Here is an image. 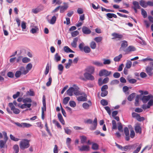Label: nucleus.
<instances>
[{
	"mask_svg": "<svg viewBox=\"0 0 153 153\" xmlns=\"http://www.w3.org/2000/svg\"><path fill=\"white\" fill-rule=\"evenodd\" d=\"M30 140L27 139H22L20 142L19 146L20 149L22 150L28 148L30 146Z\"/></svg>",
	"mask_w": 153,
	"mask_h": 153,
	"instance_id": "obj_1",
	"label": "nucleus"
},
{
	"mask_svg": "<svg viewBox=\"0 0 153 153\" xmlns=\"http://www.w3.org/2000/svg\"><path fill=\"white\" fill-rule=\"evenodd\" d=\"M149 65L146 68V71L149 76H152L153 75V62H150Z\"/></svg>",
	"mask_w": 153,
	"mask_h": 153,
	"instance_id": "obj_2",
	"label": "nucleus"
},
{
	"mask_svg": "<svg viewBox=\"0 0 153 153\" xmlns=\"http://www.w3.org/2000/svg\"><path fill=\"white\" fill-rule=\"evenodd\" d=\"M138 144V143H136L134 144L126 146L123 147L124 151H127V150H130L134 149Z\"/></svg>",
	"mask_w": 153,
	"mask_h": 153,
	"instance_id": "obj_3",
	"label": "nucleus"
},
{
	"mask_svg": "<svg viewBox=\"0 0 153 153\" xmlns=\"http://www.w3.org/2000/svg\"><path fill=\"white\" fill-rule=\"evenodd\" d=\"M111 71H109L106 70L102 69L100 71L99 75L100 76H107L111 74Z\"/></svg>",
	"mask_w": 153,
	"mask_h": 153,
	"instance_id": "obj_4",
	"label": "nucleus"
},
{
	"mask_svg": "<svg viewBox=\"0 0 153 153\" xmlns=\"http://www.w3.org/2000/svg\"><path fill=\"white\" fill-rule=\"evenodd\" d=\"M74 94L76 96H79L81 95L80 93V91H79V88L76 84H74L73 87Z\"/></svg>",
	"mask_w": 153,
	"mask_h": 153,
	"instance_id": "obj_5",
	"label": "nucleus"
},
{
	"mask_svg": "<svg viewBox=\"0 0 153 153\" xmlns=\"http://www.w3.org/2000/svg\"><path fill=\"white\" fill-rule=\"evenodd\" d=\"M82 31L83 34L88 35L91 33V30L86 26H84L82 27Z\"/></svg>",
	"mask_w": 153,
	"mask_h": 153,
	"instance_id": "obj_6",
	"label": "nucleus"
},
{
	"mask_svg": "<svg viewBox=\"0 0 153 153\" xmlns=\"http://www.w3.org/2000/svg\"><path fill=\"white\" fill-rule=\"evenodd\" d=\"M92 74L88 73L85 72L84 74V76L85 77L87 80L93 81L94 79V78L92 75Z\"/></svg>",
	"mask_w": 153,
	"mask_h": 153,
	"instance_id": "obj_7",
	"label": "nucleus"
},
{
	"mask_svg": "<svg viewBox=\"0 0 153 153\" xmlns=\"http://www.w3.org/2000/svg\"><path fill=\"white\" fill-rule=\"evenodd\" d=\"M153 97L151 95L148 96H143L142 98V100L144 103H146L147 101L149 100L151 98H153Z\"/></svg>",
	"mask_w": 153,
	"mask_h": 153,
	"instance_id": "obj_8",
	"label": "nucleus"
},
{
	"mask_svg": "<svg viewBox=\"0 0 153 153\" xmlns=\"http://www.w3.org/2000/svg\"><path fill=\"white\" fill-rule=\"evenodd\" d=\"M79 150L81 152L88 151L90 150L89 146L88 145H83L81 147L78 146Z\"/></svg>",
	"mask_w": 153,
	"mask_h": 153,
	"instance_id": "obj_9",
	"label": "nucleus"
},
{
	"mask_svg": "<svg viewBox=\"0 0 153 153\" xmlns=\"http://www.w3.org/2000/svg\"><path fill=\"white\" fill-rule=\"evenodd\" d=\"M112 36L113 37L112 39H115L117 38L118 39V40H120L123 37V36L122 35L118 33H114L112 34Z\"/></svg>",
	"mask_w": 153,
	"mask_h": 153,
	"instance_id": "obj_10",
	"label": "nucleus"
},
{
	"mask_svg": "<svg viewBox=\"0 0 153 153\" xmlns=\"http://www.w3.org/2000/svg\"><path fill=\"white\" fill-rule=\"evenodd\" d=\"M134 130L136 133H139L140 134L142 133L141 128L139 123L136 124L134 127Z\"/></svg>",
	"mask_w": 153,
	"mask_h": 153,
	"instance_id": "obj_11",
	"label": "nucleus"
},
{
	"mask_svg": "<svg viewBox=\"0 0 153 153\" xmlns=\"http://www.w3.org/2000/svg\"><path fill=\"white\" fill-rule=\"evenodd\" d=\"M136 49L135 48L132 46H129L126 49L123 50L126 53H128L131 51H135Z\"/></svg>",
	"mask_w": 153,
	"mask_h": 153,
	"instance_id": "obj_12",
	"label": "nucleus"
},
{
	"mask_svg": "<svg viewBox=\"0 0 153 153\" xmlns=\"http://www.w3.org/2000/svg\"><path fill=\"white\" fill-rule=\"evenodd\" d=\"M77 100L79 101H87V96L85 94H84V96H79L77 98Z\"/></svg>",
	"mask_w": 153,
	"mask_h": 153,
	"instance_id": "obj_13",
	"label": "nucleus"
},
{
	"mask_svg": "<svg viewBox=\"0 0 153 153\" xmlns=\"http://www.w3.org/2000/svg\"><path fill=\"white\" fill-rule=\"evenodd\" d=\"M65 5L60 6V12L61 13H63L65 10H66L68 7V4L67 3H64Z\"/></svg>",
	"mask_w": 153,
	"mask_h": 153,
	"instance_id": "obj_14",
	"label": "nucleus"
},
{
	"mask_svg": "<svg viewBox=\"0 0 153 153\" xmlns=\"http://www.w3.org/2000/svg\"><path fill=\"white\" fill-rule=\"evenodd\" d=\"M95 68L93 66H90L88 67L86 69V71L87 73L93 74L94 72Z\"/></svg>",
	"mask_w": 153,
	"mask_h": 153,
	"instance_id": "obj_15",
	"label": "nucleus"
},
{
	"mask_svg": "<svg viewBox=\"0 0 153 153\" xmlns=\"http://www.w3.org/2000/svg\"><path fill=\"white\" fill-rule=\"evenodd\" d=\"M93 124L94 126L91 127L90 128V129L92 131L95 130L96 129L97 126V119L96 117L95 118L94 120Z\"/></svg>",
	"mask_w": 153,
	"mask_h": 153,
	"instance_id": "obj_16",
	"label": "nucleus"
},
{
	"mask_svg": "<svg viewBox=\"0 0 153 153\" xmlns=\"http://www.w3.org/2000/svg\"><path fill=\"white\" fill-rule=\"evenodd\" d=\"M43 9L42 7H38L35 9H33L32 10V12L35 14L37 13L38 12L42 10Z\"/></svg>",
	"mask_w": 153,
	"mask_h": 153,
	"instance_id": "obj_17",
	"label": "nucleus"
},
{
	"mask_svg": "<svg viewBox=\"0 0 153 153\" xmlns=\"http://www.w3.org/2000/svg\"><path fill=\"white\" fill-rule=\"evenodd\" d=\"M78 40L77 37L75 38L73 40V42L71 43V45L73 47L76 48L77 47V42Z\"/></svg>",
	"mask_w": 153,
	"mask_h": 153,
	"instance_id": "obj_18",
	"label": "nucleus"
},
{
	"mask_svg": "<svg viewBox=\"0 0 153 153\" xmlns=\"http://www.w3.org/2000/svg\"><path fill=\"white\" fill-rule=\"evenodd\" d=\"M58 117L59 121L62 123V124L63 125H65V121L64 120L62 116L61 113H59L58 114Z\"/></svg>",
	"mask_w": 153,
	"mask_h": 153,
	"instance_id": "obj_19",
	"label": "nucleus"
},
{
	"mask_svg": "<svg viewBox=\"0 0 153 153\" xmlns=\"http://www.w3.org/2000/svg\"><path fill=\"white\" fill-rule=\"evenodd\" d=\"M140 5L143 8H146L147 7V2L143 0H141L140 1Z\"/></svg>",
	"mask_w": 153,
	"mask_h": 153,
	"instance_id": "obj_20",
	"label": "nucleus"
},
{
	"mask_svg": "<svg viewBox=\"0 0 153 153\" xmlns=\"http://www.w3.org/2000/svg\"><path fill=\"white\" fill-rule=\"evenodd\" d=\"M73 87H71L67 90L66 91L67 94L69 96H72L73 95L74 91Z\"/></svg>",
	"mask_w": 153,
	"mask_h": 153,
	"instance_id": "obj_21",
	"label": "nucleus"
},
{
	"mask_svg": "<svg viewBox=\"0 0 153 153\" xmlns=\"http://www.w3.org/2000/svg\"><path fill=\"white\" fill-rule=\"evenodd\" d=\"M128 46V44L127 42L125 40L123 41L120 49H121L122 48H125L127 47Z\"/></svg>",
	"mask_w": 153,
	"mask_h": 153,
	"instance_id": "obj_22",
	"label": "nucleus"
},
{
	"mask_svg": "<svg viewBox=\"0 0 153 153\" xmlns=\"http://www.w3.org/2000/svg\"><path fill=\"white\" fill-rule=\"evenodd\" d=\"M133 4L134 6L132 7V8H136L140 9L141 8V7L140 6L139 2L137 1H134L133 2Z\"/></svg>",
	"mask_w": 153,
	"mask_h": 153,
	"instance_id": "obj_23",
	"label": "nucleus"
},
{
	"mask_svg": "<svg viewBox=\"0 0 153 153\" xmlns=\"http://www.w3.org/2000/svg\"><path fill=\"white\" fill-rule=\"evenodd\" d=\"M56 19V17L55 16H53L50 20H48V22L50 24L53 25L55 23Z\"/></svg>",
	"mask_w": 153,
	"mask_h": 153,
	"instance_id": "obj_24",
	"label": "nucleus"
},
{
	"mask_svg": "<svg viewBox=\"0 0 153 153\" xmlns=\"http://www.w3.org/2000/svg\"><path fill=\"white\" fill-rule=\"evenodd\" d=\"M54 59L56 62H58L60 61L61 59V57L58 53H56L54 55Z\"/></svg>",
	"mask_w": 153,
	"mask_h": 153,
	"instance_id": "obj_25",
	"label": "nucleus"
},
{
	"mask_svg": "<svg viewBox=\"0 0 153 153\" xmlns=\"http://www.w3.org/2000/svg\"><path fill=\"white\" fill-rule=\"evenodd\" d=\"M136 94L135 93H133L129 95L127 98L128 100L129 101H131L135 96Z\"/></svg>",
	"mask_w": 153,
	"mask_h": 153,
	"instance_id": "obj_26",
	"label": "nucleus"
},
{
	"mask_svg": "<svg viewBox=\"0 0 153 153\" xmlns=\"http://www.w3.org/2000/svg\"><path fill=\"white\" fill-rule=\"evenodd\" d=\"M64 51L66 53L71 52L74 53V52L71 50L68 46H65L64 47Z\"/></svg>",
	"mask_w": 153,
	"mask_h": 153,
	"instance_id": "obj_27",
	"label": "nucleus"
},
{
	"mask_svg": "<svg viewBox=\"0 0 153 153\" xmlns=\"http://www.w3.org/2000/svg\"><path fill=\"white\" fill-rule=\"evenodd\" d=\"M117 124L118 125V130L121 132H123V126L122 123L120 122L117 123Z\"/></svg>",
	"mask_w": 153,
	"mask_h": 153,
	"instance_id": "obj_28",
	"label": "nucleus"
},
{
	"mask_svg": "<svg viewBox=\"0 0 153 153\" xmlns=\"http://www.w3.org/2000/svg\"><path fill=\"white\" fill-rule=\"evenodd\" d=\"M122 54H120L119 56L115 57L114 59V61L115 62H119L122 57Z\"/></svg>",
	"mask_w": 153,
	"mask_h": 153,
	"instance_id": "obj_29",
	"label": "nucleus"
},
{
	"mask_svg": "<svg viewBox=\"0 0 153 153\" xmlns=\"http://www.w3.org/2000/svg\"><path fill=\"white\" fill-rule=\"evenodd\" d=\"M92 63L94 65L98 67H101L103 65V64L102 62H101L98 61H93Z\"/></svg>",
	"mask_w": 153,
	"mask_h": 153,
	"instance_id": "obj_30",
	"label": "nucleus"
},
{
	"mask_svg": "<svg viewBox=\"0 0 153 153\" xmlns=\"http://www.w3.org/2000/svg\"><path fill=\"white\" fill-rule=\"evenodd\" d=\"M53 124L57 126L58 128H59L61 129H62V126L60 124L59 122L55 120H53Z\"/></svg>",
	"mask_w": 153,
	"mask_h": 153,
	"instance_id": "obj_31",
	"label": "nucleus"
},
{
	"mask_svg": "<svg viewBox=\"0 0 153 153\" xmlns=\"http://www.w3.org/2000/svg\"><path fill=\"white\" fill-rule=\"evenodd\" d=\"M91 50L89 47L88 46H85L84 47L83 51H84L85 53H88L91 51Z\"/></svg>",
	"mask_w": 153,
	"mask_h": 153,
	"instance_id": "obj_32",
	"label": "nucleus"
},
{
	"mask_svg": "<svg viewBox=\"0 0 153 153\" xmlns=\"http://www.w3.org/2000/svg\"><path fill=\"white\" fill-rule=\"evenodd\" d=\"M20 70L21 71H23L22 73V74L25 75L27 74L28 72V70H25V68L23 67H21L20 68Z\"/></svg>",
	"mask_w": 153,
	"mask_h": 153,
	"instance_id": "obj_33",
	"label": "nucleus"
},
{
	"mask_svg": "<svg viewBox=\"0 0 153 153\" xmlns=\"http://www.w3.org/2000/svg\"><path fill=\"white\" fill-rule=\"evenodd\" d=\"M13 149L15 151V153H18L19 152V146L17 144H15L14 145Z\"/></svg>",
	"mask_w": 153,
	"mask_h": 153,
	"instance_id": "obj_34",
	"label": "nucleus"
},
{
	"mask_svg": "<svg viewBox=\"0 0 153 153\" xmlns=\"http://www.w3.org/2000/svg\"><path fill=\"white\" fill-rule=\"evenodd\" d=\"M22 102L24 103H31L32 100L30 98H26L23 100Z\"/></svg>",
	"mask_w": 153,
	"mask_h": 153,
	"instance_id": "obj_35",
	"label": "nucleus"
},
{
	"mask_svg": "<svg viewBox=\"0 0 153 153\" xmlns=\"http://www.w3.org/2000/svg\"><path fill=\"white\" fill-rule=\"evenodd\" d=\"M112 130H116L117 129V126L116 125V121L113 120L112 121Z\"/></svg>",
	"mask_w": 153,
	"mask_h": 153,
	"instance_id": "obj_36",
	"label": "nucleus"
},
{
	"mask_svg": "<svg viewBox=\"0 0 153 153\" xmlns=\"http://www.w3.org/2000/svg\"><path fill=\"white\" fill-rule=\"evenodd\" d=\"M141 14L143 16L144 18L147 17V14L146 11L144 10L143 8L141 9Z\"/></svg>",
	"mask_w": 153,
	"mask_h": 153,
	"instance_id": "obj_37",
	"label": "nucleus"
},
{
	"mask_svg": "<svg viewBox=\"0 0 153 153\" xmlns=\"http://www.w3.org/2000/svg\"><path fill=\"white\" fill-rule=\"evenodd\" d=\"M99 148V145L97 143H94L92 145V149L94 150H97Z\"/></svg>",
	"mask_w": 153,
	"mask_h": 153,
	"instance_id": "obj_38",
	"label": "nucleus"
},
{
	"mask_svg": "<svg viewBox=\"0 0 153 153\" xmlns=\"http://www.w3.org/2000/svg\"><path fill=\"white\" fill-rule=\"evenodd\" d=\"M81 143L82 144H84L86 142L87 137L85 136H82L80 138Z\"/></svg>",
	"mask_w": 153,
	"mask_h": 153,
	"instance_id": "obj_39",
	"label": "nucleus"
},
{
	"mask_svg": "<svg viewBox=\"0 0 153 153\" xmlns=\"http://www.w3.org/2000/svg\"><path fill=\"white\" fill-rule=\"evenodd\" d=\"M70 100V98L69 97H65L63 100V103L64 105L67 104L68 102Z\"/></svg>",
	"mask_w": 153,
	"mask_h": 153,
	"instance_id": "obj_40",
	"label": "nucleus"
},
{
	"mask_svg": "<svg viewBox=\"0 0 153 153\" xmlns=\"http://www.w3.org/2000/svg\"><path fill=\"white\" fill-rule=\"evenodd\" d=\"M22 62L23 63H27L30 61V58L27 57H24L22 59Z\"/></svg>",
	"mask_w": 153,
	"mask_h": 153,
	"instance_id": "obj_41",
	"label": "nucleus"
},
{
	"mask_svg": "<svg viewBox=\"0 0 153 153\" xmlns=\"http://www.w3.org/2000/svg\"><path fill=\"white\" fill-rule=\"evenodd\" d=\"M100 103L103 106L107 105L108 103L107 101L105 99H102L100 101Z\"/></svg>",
	"mask_w": 153,
	"mask_h": 153,
	"instance_id": "obj_42",
	"label": "nucleus"
},
{
	"mask_svg": "<svg viewBox=\"0 0 153 153\" xmlns=\"http://www.w3.org/2000/svg\"><path fill=\"white\" fill-rule=\"evenodd\" d=\"M10 139L14 141H18L20 140V139L19 138H16L11 134H10Z\"/></svg>",
	"mask_w": 153,
	"mask_h": 153,
	"instance_id": "obj_43",
	"label": "nucleus"
},
{
	"mask_svg": "<svg viewBox=\"0 0 153 153\" xmlns=\"http://www.w3.org/2000/svg\"><path fill=\"white\" fill-rule=\"evenodd\" d=\"M65 132L68 134L70 135L71 133V130L69 129L68 127L64 128Z\"/></svg>",
	"mask_w": 153,
	"mask_h": 153,
	"instance_id": "obj_44",
	"label": "nucleus"
},
{
	"mask_svg": "<svg viewBox=\"0 0 153 153\" xmlns=\"http://www.w3.org/2000/svg\"><path fill=\"white\" fill-rule=\"evenodd\" d=\"M96 43L94 41L92 42L90 44V47L92 49H95L96 48Z\"/></svg>",
	"mask_w": 153,
	"mask_h": 153,
	"instance_id": "obj_45",
	"label": "nucleus"
},
{
	"mask_svg": "<svg viewBox=\"0 0 153 153\" xmlns=\"http://www.w3.org/2000/svg\"><path fill=\"white\" fill-rule=\"evenodd\" d=\"M22 74V72L20 71H17L15 73V76L16 78L19 77Z\"/></svg>",
	"mask_w": 153,
	"mask_h": 153,
	"instance_id": "obj_46",
	"label": "nucleus"
},
{
	"mask_svg": "<svg viewBox=\"0 0 153 153\" xmlns=\"http://www.w3.org/2000/svg\"><path fill=\"white\" fill-rule=\"evenodd\" d=\"M82 107L84 108L85 109H88L90 105L86 102H84L82 104Z\"/></svg>",
	"mask_w": 153,
	"mask_h": 153,
	"instance_id": "obj_47",
	"label": "nucleus"
},
{
	"mask_svg": "<svg viewBox=\"0 0 153 153\" xmlns=\"http://www.w3.org/2000/svg\"><path fill=\"white\" fill-rule=\"evenodd\" d=\"M142 146V144H140L139 145L138 147L135 150L133 153H138L140 150Z\"/></svg>",
	"mask_w": 153,
	"mask_h": 153,
	"instance_id": "obj_48",
	"label": "nucleus"
},
{
	"mask_svg": "<svg viewBox=\"0 0 153 153\" xmlns=\"http://www.w3.org/2000/svg\"><path fill=\"white\" fill-rule=\"evenodd\" d=\"M6 142L3 140H0V147L1 148H4Z\"/></svg>",
	"mask_w": 153,
	"mask_h": 153,
	"instance_id": "obj_49",
	"label": "nucleus"
},
{
	"mask_svg": "<svg viewBox=\"0 0 153 153\" xmlns=\"http://www.w3.org/2000/svg\"><path fill=\"white\" fill-rule=\"evenodd\" d=\"M103 60L104 61V62L103 63H102L103 65H108L110 64L111 63L110 60L109 59H104Z\"/></svg>",
	"mask_w": 153,
	"mask_h": 153,
	"instance_id": "obj_50",
	"label": "nucleus"
},
{
	"mask_svg": "<svg viewBox=\"0 0 153 153\" xmlns=\"http://www.w3.org/2000/svg\"><path fill=\"white\" fill-rule=\"evenodd\" d=\"M124 131L126 136L129 135V131L127 127H126L124 128Z\"/></svg>",
	"mask_w": 153,
	"mask_h": 153,
	"instance_id": "obj_51",
	"label": "nucleus"
},
{
	"mask_svg": "<svg viewBox=\"0 0 153 153\" xmlns=\"http://www.w3.org/2000/svg\"><path fill=\"white\" fill-rule=\"evenodd\" d=\"M132 65V62L130 61L127 62L126 64V68H131Z\"/></svg>",
	"mask_w": 153,
	"mask_h": 153,
	"instance_id": "obj_52",
	"label": "nucleus"
},
{
	"mask_svg": "<svg viewBox=\"0 0 153 153\" xmlns=\"http://www.w3.org/2000/svg\"><path fill=\"white\" fill-rule=\"evenodd\" d=\"M71 35L72 37H75L79 34V32L77 30H76L71 32Z\"/></svg>",
	"mask_w": 153,
	"mask_h": 153,
	"instance_id": "obj_53",
	"label": "nucleus"
},
{
	"mask_svg": "<svg viewBox=\"0 0 153 153\" xmlns=\"http://www.w3.org/2000/svg\"><path fill=\"white\" fill-rule=\"evenodd\" d=\"M52 77L51 76H49V79H48V81L47 82L46 84V85L47 86H50L51 83L52 82Z\"/></svg>",
	"mask_w": 153,
	"mask_h": 153,
	"instance_id": "obj_54",
	"label": "nucleus"
},
{
	"mask_svg": "<svg viewBox=\"0 0 153 153\" xmlns=\"http://www.w3.org/2000/svg\"><path fill=\"white\" fill-rule=\"evenodd\" d=\"M70 105L72 107H74L76 106V103L74 101H70L69 102Z\"/></svg>",
	"mask_w": 153,
	"mask_h": 153,
	"instance_id": "obj_55",
	"label": "nucleus"
},
{
	"mask_svg": "<svg viewBox=\"0 0 153 153\" xmlns=\"http://www.w3.org/2000/svg\"><path fill=\"white\" fill-rule=\"evenodd\" d=\"M139 95H137L136 97L135 102V105L136 106H137L139 105Z\"/></svg>",
	"mask_w": 153,
	"mask_h": 153,
	"instance_id": "obj_56",
	"label": "nucleus"
},
{
	"mask_svg": "<svg viewBox=\"0 0 153 153\" xmlns=\"http://www.w3.org/2000/svg\"><path fill=\"white\" fill-rule=\"evenodd\" d=\"M2 133L4 136V141L6 142L8 139L7 133L5 131H3Z\"/></svg>",
	"mask_w": 153,
	"mask_h": 153,
	"instance_id": "obj_57",
	"label": "nucleus"
},
{
	"mask_svg": "<svg viewBox=\"0 0 153 153\" xmlns=\"http://www.w3.org/2000/svg\"><path fill=\"white\" fill-rule=\"evenodd\" d=\"M12 111H13V113L16 114H18L20 112V111L19 109L18 108H15L13 109Z\"/></svg>",
	"mask_w": 153,
	"mask_h": 153,
	"instance_id": "obj_58",
	"label": "nucleus"
},
{
	"mask_svg": "<svg viewBox=\"0 0 153 153\" xmlns=\"http://www.w3.org/2000/svg\"><path fill=\"white\" fill-rule=\"evenodd\" d=\"M101 94V96L102 97H104L107 96L108 94V91H102Z\"/></svg>",
	"mask_w": 153,
	"mask_h": 153,
	"instance_id": "obj_59",
	"label": "nucleus"
},
{
	"mask_svg": "<svg viewBox=\"0 0 153 153\" xmlns=\"http://www.w3.org/2000/svg\"><path fill=\"white\" fill-rule=\"evenodd\" d=\"M148 107L150 108V107L153 106V100H150L147 103Z\"/></svg>",
	"mask_w": 153,
	"mask_h": 153,
	"instance_id": "obj_60",
	"label": "nucleus"
},
{
	"mask_svg": "<svg viewBox=\"0 0 153 153\" xmlns=\"http://www.w3.org/2000/svg\"><path fill=\"white\" fill-rule=\"evenodd\" d=\"M119 81L117 79H114L112 80L111 82V84L112 85L118 84L119 83Z\"/></svg>",
	"mask_w": 153,
	"mask_h": 153,
	"instance_id": "obj_61",
	"label": "nucleus"
},
{
	"mask_svg": "<svg viewBox=\"0 0 153 153\" xmlns=\"http://www.w3.org/2000/svg\"><path fill=\"white\" fill-rule=\"evenodd\" d=\"M23 128H29L32 126L31 124L26 123H23Z\"/></svg>",
	"mask_w": 153,
	"mask_h": 153,
	"instance_id": "obj_62",
	"label": "nucleus"
},
{
	"mask_svg": "<svg viewBox=\"0 0 153 153\" xmlns=\"http://www.w3.org/2000/svg\"><path fill=\"white\" fill-rule=\"evenodd\" d=\"M94 40L97 42H100L102 40V37H97L94 39Z\"/></svg>",
	"mask_w": 153,
	"mask_h": 153,
	"instance_id": "obj_63",
	"label": "nucleus"
},
{
	"mask_svg": "<svg viewBox=\"0 0 153 153\" xmlns=\"http://www.w3.org/2000/svg\"><path fill=\"white\" fill-rule=\"evenodd\" d=\"M84 45V44L83 42L80 43L79 46V48L81 51H83L84 48L83 47Z\"/></svg>",
	"mask_w": 153,
	"mask_h": 153,
	"instance_id": "obj_64",
	"label": "nucleus"
}]
</instances>
